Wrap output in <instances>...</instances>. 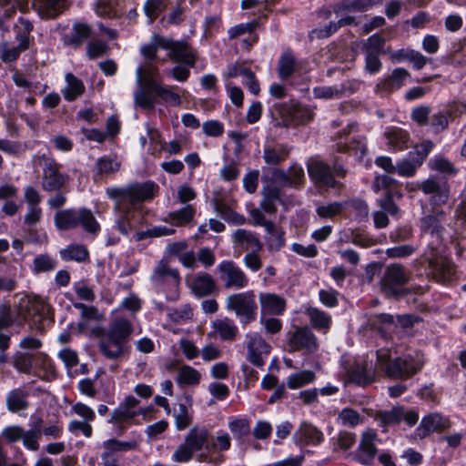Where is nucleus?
I'll return each mask as SVG.
<instances>
[{
	"label": "nucleus",
	"instance_id": "f257e3e1",
	"mask_svg": "<svg viewBox=\"0 0 466 466\" xmlns=\"http://www.w3.org/2000/svg\"><path fill=\"white\" fill-rule=\"evenodd\" d=\"M97 336H104L98 343L99 351L108 360L122 357L128 350L127 342L133 332V326L127 319H116L106 333L101 328L93 331Z\"/></svg>",
	"mask_w": 466,
	"mask_h": 466
},
{
	"label": "nucleus",
	"instance_id": "f03ea898",
	"mask_svg": "<svg viewBox=\"0 0 466 466\" xmlns=\"http://www.w3.org/2000/svg\"><path fill=\"white\" fill-rule=\"evenodd\" d=\"M158 189V185L152 180L135 181L126 187H107L106 195L116 206L127 207L137 212L141 204L157 196Z\"/></svg>",
	"mask_w": 466,
	"mask_h": 466
},
{
	"label": "nucleus",
	"instance_id": "7ed1b4c3",
	"mask_svg": "<svg viewBox=\"0 0 466 466\" xmlns=\"http://www.w3.org/2000/svg\"><path fill=\"white\" fill-rule=\"evenodd\" d=\"M410 276L400 264L386 267L379 282L380 291L387 299L400 301L410 294H417L416 288L409 287Z\"/></svg>",
	"mask_w": 466,
	"mask_h": 466
},
{
	"label": "nucleus",
	"instance_id": "20e7f679",
	"mask_svg": "<svg viewBox=\"0 0 466 466\" xmlns=\"http://www.w3.org/2000/svg\"><path fill=\"white\" fill-rule=\"evenodd\" d=\"M308 174L316 187L321 189H342L343 183L339 178H345L348 169L336 157L330 166L322 160H314L308 164Z\"/></svg>",
	"mask_w": 466,
	"mask_h": 466
},
{
	"label": "nucleus",
	"instance_id": "39448f33",
	"mask_svg": "<svg viewBox=\"0 0 466 466\" xmlns=\"http://www.w3.org/2000/svg\"><path fill=\"white\" fill-rule=\"evenodd\" d=\"M157 98L171 106H178L181 104V98L177 93L153 78H148L135 93L136 105L144 110H154L158 104Z\"/></svg>",
	"mask_w": 466,
	"mask_h": 466
},
{
	"label": "nucleus",
	"instance_id": "423d86ee",
	"mask_svg": "<svg viewBox=\"0 0 466 466\" xmlns=\"http://www.w3.org/2000/svg\"><path fill=\"white\" fill-rule=\"evenodd\" d=\"M55 226L58 230L66 231L82 228L90 234H97L101 228L91 209L87 208H66L55 214Z\"/></svg>",
	"mask_w": 466,
	"mask_h": 466
},
{
	"label": "nucleus",
	"instance_id": "0eeeda50",
	"mask_svg": "<svg viewBox=\"0 0 466 466\" xmlns=\"http://www.w3.org/2000/svg\"><path fill=\"white\" fill-rule=\"evenodd\" d=\"M378 360L385 375L393 380L410 379L420 372L423 367V362L410 354L384 361L382 360V356H378Z\"/></svg>",
	"mask_w": 466,
	"mask_h": 466
},
{
	"label": "nucleus",
	"instance_id": "6e6552de",
	"mask_svg": "<svg viewBox=\"0 0 466 466\" xmlns=\"http://www.w3.org/2000/svg\"><path fill=\"white\" fill-rule=\"evenodd\" d=\"M227 308L235 311L244 325L256 320L258 315V305L253 290L233 294L227 299Z\"/></svg>",
	"mask_w": 466,
	"mask_h": 466
},
{
	"label": "nucleus",
	"instance_id": "1a4fd4ad",
	"mask_svg": "<svg viewBox=\"0 0 466 466\" xmlns=\"http://www.w3.org/2000/svg\"><path fill=\"white\" fill-rule=\"evenodd\" d=\"M13 367L20 373H30L33 364L41 368L46 373L55 374L56 369L53 360L44 352L29 353L16 351L11 361Z\"/></svg>",
	"mask_w": 466,
	"mask_h": 466
},
{
	"label": "nucleus",
	"instance_id": "9d476101",
	"mask_svg": "<svg viewBox=\"0 0 466 466\" xmlns=\"http://www.w3.org/2000/svg\"><path fill=\"white\" fill-rule=\"evenodd\" d=\"M418 188L424 195L431 196L430 204L433 207H441L449 201L451 187L443 177L431 175L418 186Z\"/></svg>",
	"mask_w": 466,
	"mask_h": 466
},
{
	"label": "nucleus",
	"instance_id": "9b49d317",
	"mask_svg": "<svg viewBox=\"0 0 466 466\" xmlns=\"http://www.w3.org/2000/svg\"><path fill=\"white\" fill-rule=\"evenodd\" d=\"M281 120L279 123L283 127L304 126L314 118V112L309 106L295 103L289 107L286 104L279 105Z\"/></svg>",
	"mask_w": 466,
	"mask_h": 466
},
{
	"label": "nucleus",
	"instance_id": "f8f14e48",
	"mask_svg": "<svg viewBox=\"0 0 466 466\" xmlns=\"http://www.w3.org/2000/svg\"><path fill=\"white\" fill-rule=\"evenodd\" d=\"M61 164L53 157L45 159L41 186L46 192L60 191L68 180V176L60 171Z\"/></svg>",
	"mask_w": 466,
	"mask_h": 466
},
{
	"label": "nucleus",
	"instance_id": "ddd939ff",
	"mask_svg": "<svg viewBox=\"0 0 466 466\" xmlns=\"http://www.w3.org/2000/svg\"><path fill=\"white\" fill-rule=\"evenodd\" d=\"M351 125L338 132L339 141L336 143V150L339 153H350L364 157L367 154L366 137L360 135H350Z\"/></svg>",
	"mask_w": 466,
	"mask_h": 466
},
{
	"label": "nucleus",
	"instance_id": "4468645a",
	"mask_svg": "<svg viewBox=\"0 0 466 466\" xmlns=\"http://www.w3.org/2000/svg\"><path fill=\"white\" fill-rule=\"evenodd\" d=\"M451 426L449 419L438 412H431L422 417L414 431L416 439L424 440L434 432L441 433Z\"/></svg>",
	"mask_w": 466,
	"mask_h": 466
},
{
	"label": "nucleus",
	"instance_id": "2eb2a0df",
	"mask_svg": "<svg viewBox=\"0 0 466 466\" xmlns=\"http://www.w3.org/2000/svg\"><path fill=\"white\" fill-rule=\"evenodd\" d=\"M218 269L220 273V279L226 280V288L235 287L242 289L248 283L245 273L232 260H222L218 264Z\"/></svg>",
	"mask_w": 466,
	"mask_h": 466
},
{
	"label": "nucleus",
	"instance_id": "dca6fc26",
	"mask_svg": "<svg viewBox=\"0 0 466 466\" xmlns=\"http://www.w3.org/2000/svg\"><path fill=\"white\" fill-rule=\"evenodd\" d=\"M94 30L90 25L76 21L73 24L71 32L64 34L61 41L65 46L79 49L86 41L93 37Z\"/></svg>",
	"mask_w": 466,
	"mask_h": 466
},
{
	"label": "nucleus",
	"instance_id": "f3484780",
	"mask_svg": "<svg viewBox=\"0 0 466 466\" xmlns=\"http://www.w3.org/2000/svg\"><path fill=\"white\" fill-rule=\"evenodd\" d=\"M377 434L366 431L362 434L358 449L353 454L354 460L363 465H371L376 457L378 449L375 445Z\"/></svg>",
	"mask_w": 466,
	"mask_h": 466
},
{
	"label": "nucleus",
	"instance_id": "a211bd4d",
	"mask_svg": "<svg viewBox=\"0 0 466 466\" xmlns=\"http://www.w3.org/2000/svg\"><path fill=\"white\" fill-rule=\"evenodd\" d=\"M295 444L299 446H318L324 441L323 432L311 423L303 421L293 435Z\"/></svg>",
	"mask_w": 466,
	"mask_h": 466
},
{
	"label": "nucleus",
	"instance_id": "6ab92c4d",
	"mask_svg": "<svg viewBox=\"0 0 466 466\" xmlns=\"http://www.w3.org/2000/svg\"><path fill=\"white\" fill-rule=\"evenodd\" d=\"M289 344L296 350L315 352L319 349L316 335L307 326L297 328L289 338Z\"/></svg>",
	"mask_w": 466,
	"mask_h": 466
},
{
	"label": "nucleus",
	"instance_id": "aec40b11",
	"mask_svg": "<svg viewBox=\"0 0 466 466\" xmlns=\"http://www.w3.org/2000/svg\"><path fill=\"white\" fill-rule=\"evenodd\" d=\"M247 350V360L252 365L258 368H262L265 365V360L262 354L264 353L266 356H268L270 353L271 347L261 337H254L248 342Z\"/></svg>",
	"mask_w": 466,
	"mask_h": 466
},
{
	"label": "nucleus",
	"instance_id": "412c9836",
	"mask_svg": "<svg viewBox=\"0 0 466 466\" xmlns=\"http://www.w3.org/2000/svg\"><path fill=\"white\" fill-rule=\"evenodd\" d=\"M169 58L173 63L194 68L198 60V53L196 49L190 46L187 41L180 40L177 43L174 50H172V55Z\"/></svg>",
	"mask_w": 466,
	"mask_h": 466
},
{
	"label": "nucleus",
	"instance_id": "4be33fe9",
	"mask_svg": "<svg viewBox=\"0 0 466 466\" xmlns=\"http://www.w3.org/2000/svg\"><path fill=\"white\" fill-rule=\"evenodd\" d=\"M304 177L305 175L302 168H299L295 172L294 176L291 177L288 175L285 170L276 167L272 170L270 178L263 177L262 180L270 182L273 185L278 183L281 187H297L304 179Z\"/></svg>",
	"mask_w": 466,
	"mask_h": 466
},
{
	"label": "nucleus",
	"instance_id": "5701e85b",
	"mask_svg": "<svg viewBox=\"0 0 466 466\" xmlns=\"http://www.w3.org/2000/svg\"><path fill=\"white\" fill-rule=\"evenodd\" d=\"M348 379L350 383L357 386L365 387L374 382V372L366 361L356 363L347 371Z\"/></svg>",
	"mask_w": 466,
	"mask_h": 466
},
{
	"label": "nucleus",
	"instance_id": "b1692460",
	"mask_svg": "<svg viewBox=\"0 0 466 466\" xmlns=\"http://www.w3.org/2000/svg\"><path fill=\"white\" fill-rule=\"evenodd\" d=\"M190 289L197 298L211 296L218 289L215 279L207 272L198 274L193 279Z\"/></svg>",
	"mask_w": 466,
	"mask_h": 466
},
{
	"label": "nucleus",
	"instance_id": "393cba45",
	"mask_svg": "<svg viewBox=\"0 0 466 466\" xmlns=\"http://www.w3.org/2000/svg\"><path fill=\"white\" fill-rule=\"evenodd\" d=\"M261 315H283L286 310V300L275 293L259 294Z\"/></svg>",
	"mask_w": 466,
	"mask_h": 466
},
{
	"label": "nucleus",
	"instance_id": "a878e982",
	"mask_svg": "<svg viewBox=\"0 0 466 466\" xmlns=\"http://www.w3.org/2000/svg\"><path fill=\"white\" fill-rule=\"evenodd\" d=\"M34 30L33 23L24 17L19 16L17 18L16 24L14 25V32H15V39L18 42L17 45L20 47L28 50L32 44H34V36L31 35V33Z\"/></svg>",
	"mask_w": 466,
	"mask_h": 466
},
{
	"label": "nucleus",
	"instance_id": "bb28decb",
	"mask_svg": "<svg viewBox=\"0 0 466 466\" xmlns=\"http://www.w3.org/2000/svg\"><path fill=\"white\" fill-rule=\"evenodd\" d=\"M410 76V73L403 67H397L393 69L390 76L380 81L377 87L382 91L392 93L401 88L406 79Z\"/></svg>",
	"mask_w": 466,
	"mask_h": 466
},
{
	"label": "nucleus",
	"instance_id": "cd10ccee",
	"mask_svg": "<svg viewBox=\"0 0 466 466\" xmlns=\"http://www.w3.org/2000/svg\"><path fill=\"white\" fill-rule=\"evenodd\" d=\"M29 393L21 389L15 388L7 392L5 398L6 409L12 413H18L29 407Z\"/></svg>",
	"mask_w": 466,
	"mask_h": 466
},
{
	"label": "nucleus",
	"instance_id": "c85d7f7f",
	"mask_svg": "<svg viewBox=\"0 0 466 466\" xmlns=\"http://www.w3.org/2000/svg\"><path fill=\"white\" fill-rule=\"evenodd\" d=\"M388 146L395 152L402 151L409 147L410 140V133L398 127H391L385 132Z\"/></svg>",
	"mask_w": 466,
	"mask_h": 466
},
{
	"label": "nucleus",
	"instance_id": "c756f323",
	"mask_svg": "<svg viewBox=\"0 0 466 466\" xmlns=\"http://www.w3.org/2000/svg\"><path fill=\"white\" fill-rule=\"evenodd\" d=\"M209 435L206 427L194 426L186 435L184 443L196 453L204 449Z\"/></svg>",
	"mask_w": 466,
	"mask_h": 466
},
{
	"label": "nucleus",
	"instance_id": "7c9ffc66",
	"mask_svg": "<svg viewBox=\"0 0 466 466\" xmlns=\"http://www.w3.org/2000/svg\"><path fill=\"white\" fill-rule=\"evenodd\" d=\"M63 261L86 262L90 255L87 248L82 244H70L59 251Z\"/></svg>",
	"mask_w": 466,
	"mask_h": 466
},
{
	"label": "nucleus",
	"instance_id": "2f4dec72",
	"mask_svg": "<svg viewBox=\"0 0 466 466\" xmlns=\"http://www.w3.org/2000/svg\"><path fill=\"white\" fill-rule=\"evenodd\" d=\"M313 329L319 331L327 332L332 325L331 316L314 307H309L306 311Z\"/></svg>",
	"mask_w": 466,
	"mask_h": 466
},
{
	"label": "nucleus",
	"instance_id": "473e14b6",
	"mask_svg": "<svg viewBox=\"0 0 466 466\" xmlns=\"http://www.w3.org/2000/svg\"><path fill=\"white\" fill-rule=\"evenodd\" d=\"M420 230L424 234H430L436 238L437 241L441 243L445 228L437 215L430 214L421 218Z\"/></svg>",
	"mask_w": 466,
	"mask_h": 466
},
{
	"label": "nucleus",
	"instance_id": "72a5a7b5",
	"mask_svg": "<svg viewBox=\"0 0 466 466\" xmlns=\"http://www.w3.org/2000/svg\"><path fill=\"white\" fill-rule=\"evenodd\" d=\"M402 191L394 190L384 192L383 196L380 198L377 199V202L382 210L388 212L389 215L395 218L399 216L400 211L399 206L396 203V200L402 198Z\"/></svg>",
	"mask_w": 466,
	"mask_h": 466
},
{
	"label": "nucleus",
	"instance_id": "f704fd0d",
	"mask_svg": "<svg viewBox=\"0 0 466 466\" xmlns=\"http://www.w3.org/2000/svg\"><path fill=\"white\" fill-rule=\"evenodd\" d=\"M116 209L119 212V217L116 221V228L124 236L128 234L134 229L135 226L132 222L136 215V211L129 209L127 207L116 206Z\"/></svg>",
	"mask_w": 466,
	"mask_h": 466
},
{
	"label": "nucleus",
	"instance_id": "c9c22d12",
	"mask_svg": "<svg viewBox=\"0 0 466 466\" xmlns=\"http://www.w3.org/2000/svg\"><path fill=\"white\" fill-rule=\"evenodd\" d=\"M66 86L62 91L64 98L68 102L75 101L85 92V86L78 77L72 73L66 75Z\"/></svg>",
	"mask_w": 466,
	"mask_h": 466
},
{
	"label": "nucleus",
	"instance_id": "e433bc0d",
	"mask_svg": "<svg viewBox=\"0 0 466 466\" xmlns=\"http://www.w3.org/2000/svg\"><path fill=\"white\" fill-rule=\"evenodd\" d=\"M214 208L221 218L229 224L244 225L247 222L246 218L242 214L234 211L219 199H214Z\"/></svg>",
	"mask_w": 466,
	"mask_h": 466
},
{
	"label": "nucleus",
	"instance_id": "4c0bfd02",
	"mask_svg": "<svg viewBox=\"0 0 466 466\" xmlns=\"http://www.w3.org/2000/svg\"><path fill=\"white\" fill-rule=\"evenodd\" d=\"M228 428L234 439L240 444L251 433L250 421L246 418H235L228 422Z\"/></svg>",
	"mask_w": 466,
	"mask_h": 466
},
{
	"label": "nucleus",
	"instance_id": "58836bf2",
	"mask_svg": "<svg viewBox=\"0 0 466 466\" xmlns=\"http://www.w3.org/2000/svg\"><path fill=\"white\" fill-rule=\"evenodd\" d=\"M385 44L386 40L380 33H375L363 42L361 51L364 55H386Z\"/></svg>",
	"mask_w": 466,
	"mask_h": 466
},
{
	"label": "nucleus",
	"instance_id": "ea45409f",
	"mask_svg": "<svg viewBox=\"0 0 466 466\" xmlns=\"http://www.w3.org/2000/svg\"><path fill=\"white\" fill-rule=\"evenodd\" d=\"M316 374L309 370H303L296 373L290 374L287 378L286 386L290 390H297L314 382Z\"/></svg>",
	"mask_w": 466,
	"mask_h": 466
},
{
	"label": "nucleus",
	"instance_id": "a19ab883",
	"mask_svg": "<svg viewBox=\"0 0 466 466\" xmlns=\"http://www.w3.org/2000/svg\"><path fill=\"white\" fill-rule=\"evenodd\" d=\"M102 447L104 451L116 454L117 452L136 451L138 444L136 441H120L116 438H110L103 441Z\"/></svg>",
	"mask_w": 466,
	"mask_h": 466
},
{
	"label": "nucleus",
	"instance_id": "79ce46f5",
	"mask_svg": "<svg viewBox=\"0 0 466 466\" xmlns=\"http://www.w3.org/2000/svg\"><path fill=\"white\" fill-rule=\"evenodd\" d=\"M296 60L291 51L284 52L279 59L278 66V75L281 80H288L295 72Z\"/></svg>",
	"mask_w": 466,
	"mask_h": 466
},
{
	"label": "nucleus",
	"instance_id": "37998d69",
	"mask_svg": "<svg viewBox=\"0 0 466 466\" xmlns=\"http://www.w3.org/2000/svg\"><path fill=\"white\" fill-rule=\"evenodd\" d=\"M195 214L196 208L192 205L187 204L178 210L169 212L168 218L174 226L181 227L190 223Z\"/></svg>",
	"mask_w": 466,
	"mask_h": 466
},
{
	"label": "nucleus",
	"instance_id": "c03bdc74",
	"mask_svg": "<svg viewBox=\"0 0 466 466\" xmlns=\"http://www.w3.org/2000/svg\"><path fill=\"white\" fill-rule=\"evenodd\" d=\"M372 190L375 193H379L380 190H384V192L402 191V186L398 180L389 175H379L374 177Z\"/></svg>",
	"mask_w": 466,
	"mask_h": 466
},
{
	"label": "nucleus",
	"instance_id": "a18cd8bd",
	"mask_svg": "<svg viewBox=\"0 0 466 466\" xmlns=\"http://www.w3.org/2000/svg\"><path fill=\"white\" fill-rule=\"evenodd\" d=\"M377 419L380 426L383 428L399 425L402 421L401 406H395L389 410L380 411Z\"/></svg>",
	"mask_w": 466,
	"mask_h": 466
},
{
	"label": "nucleus",
	"instance_id": "49530a36",
	"mask_svg": "<svg viewBox=\"0 0 466 466\" xmlns=\"http://www.w3.org/2000/svg\"><path fill=\"white\" fill-rule=\"evenodd\" d=\"M57 261L49 254H39L35 257L31 269L35 274L49 272L56 269Z\"/></svg>",
	"mask_w": 466,
	"mask_h": 466
},
{
	"label": "nucleus",
	"instance_id": "de8ad7c7",
	"mask_svg": "<svg viewBox=\"0 0 466 466\" xmlns=\"http://www.w3.org/2000/svg\"><path fill=\"white\" fill-rule=\"evenodd\" d=\"M62 0H45L38 9L42 19H55L63 13Z\"/></svg>",
	"mask_w": 466,
	"mask_h": 466
},
{
	"label": "nucleus",
	"instance_id": "09e8293b",
	"mask_svg": "<svg viewBox=\"0 0 466 466\" xmlns=\"http://www.w3.org/2000/svg\"><path fill=\"white\" fill-rule=\"evenodd\" d=\"M233 242L237 246H244L248 247H257L258 248H261V243L258 238L252 233L244 228L237 229L233 234Z\"/></svg>",
	"mask_w": 466,
	"mask_h": 466
},
{
	"label": "nucleus",
	"instance_id": "8fccbe9b",
	"mask_svg": "<svg viewBox=\"0 0 466 466\" xmlns=\"http://www.w3.org/2000/svg\"><path fill=\"white\" fill-rule=\"evenodd\" d=\"M428 167L431 170H436L442 174L455 175L457 169L453 164L446 157L441 155H435L428 162Z\"/></svg>",
	"mask_w": 466,
	"mask_h": 466
},
{
	"label": "nucleus",
	"instance_id": "3c124183",
	"mask_svg": "<svg viewBox=\"0 0 466 466\" xmlns=\"http://www.w3.org/2000/svg\"><path fill=\"white\" fill-rule=\"evenodd\" d=\"M201 375L194 368L184 365L178 371L177 381L183 385H198L200 381Z\"/></svg>",
	"mask_w": 466,
	"mask_h": 466
},
{
	"label": "nucleus",
	"instance_id": "603ef678",
	"mask_svg": "<svg viewBox=\"0 0 466 466\" xmlns=\"http://www.w3.org/2000/svg\"><path fill=\"white\" fill-rule=\"evenodd\" d=\"M288 156V151L282 147L280 150H278L269 146L264 147L263 159L270 166H278L282 163Z\"/></svg>",
	"mask_w": 466,
	"mask_h": 466
},
{
	"label": "nucleus",
	"instance_id": "864d4df0",
	"mask_svg": "<svg viewBox=\"0 0 466 466\" xmlns=\"http://www.w3.org/2000/svg\"><path fill=\"white\" fill-rule=\"evenodd\" d=\"M108 51V46L102 39L91 40L86 45V56L89 60H96L104 56Z\"/></svg>",
	"mask_w": 466,
	"mask_h": 466
},
{
	"label": "nucleus",
	"instance_id": "5fc2aeb1",
	"mask_svg": "<svg viewBox=\"0 0 466 466\" xmlns=\"http://www.w3.org/2000/svg\"><path fill=\"white\" fill-rule=\"evenodd\" d=\"M96 173L99 176L108 175L119 170L120 163L114 161L108 156H102L96 162Z\"/></svg>",
	"mask_w": 466,
	"mask_h": 466
},
{
	"label": "nucleus",
	"instance_id": "6e6d98bb",
	"mask_svg": "<svg viewBox=\"0 0 466 466\" xmlns=\"http://www.w3.org/2000/svg\"><path fill=\"white\" fill-rule=\"evenodd\" d=\"M367 3L364 0H345L337 4L333 10L335 14L342 11L346 12H365L369 9Z\"/></svg>",
	"mask_w": 466,
	"mask_h": 466
},
{
	"label": "nucleus",
	"instance_id": "4d7b16f0",
	"mask_svg": "<svg viewBox=\"0 0 466 466\" xmlns=\"http://www.w3.org/2000/svg\"><path fill=\"white\" fill-rule=\"evenodd\" d=\"M155 273L159 281H166L171 279L174 285H178L180 282L179 271L177 268H171L165 263H160L155 269Z\"/></svg>",
	"mask_w": 466,
	"mask_h": 466
},
{
	"label": "nucleus",
	"instance_id": "13d9d810",
	"mask_svg": "<svg viewBox=\"0 0 466 466\" xmlns=\"http://www.w3.org/2000/svg\"><path fill=\"white\" fill-rule=\"evenodd\" d=\"M239 75L245 78L244 86L248 87L249 92L258 96L260 92L259 82L250 67H239Z\"/></svg>",
	"mask_w": 466,
	"mask_h": 466
},
{
	"label": "nucleus",
	"instance_id": "bf43d9fd",
	"mask_svg": "<svg viewBox=\"0 0 466 466\" xmlns=\"http://www.w3.org/2000/svg\"><path fill=\"white\" fill-rule=\"evenodd\" d=\"M193 417L188 412L186 403H179V412L175 414V424L177 431H184L192 424Z\"/></svg>",
	"mask_w": 466,
	"mask_h": 466
},
{
	"label": "nucleus",
	"instance_id": "052dcab7",
	"mask_svg": "<svg viewBox=\"0 0 466 466\" xmlns=\"http://www.w3.org/2000/svg\"><path fill=\"white\" fill-rule=\"evenodd\" d=\"M15 322L10 304L0 303V331L11 328Z\"/></svg>",
	"mask_w": 466,
	"mask_h": 466
},
{
	"label": "nucleus",
	"instance_id": "680f3d73",
	"mask_svg": "<svg viewBox=\"0 0 466 466\" xmlns=\"http://www.w3.org/2000/svg\"><path fill=\"white\" fill-rule=\"evenodd\" d=\"M1 60L4 63H14L20 57L21 54L26 51L25 48L20 47L19 45L9 47L7 44L1 46Z\"/></svg>",
	"mask_w": 466,
	"mask_h": 466
},
{
	"label": "nucleus",
	"instance_id": "e2e57ef3",
	"mask_svg": "<svg viewBox=\"0 0 466 466\" xmlns=\"http://www.w3.org/2000/svg\"><path fill=\"white\" fill-rule=\"evenodd\" d=\"M339 419L341 420V424L350 428L356 427L360 422V413L351 409L344 408L339 412Z\"/></svg>",
	"mask_w": 466,
	"mask_h": 466
},
{
	"label": "nucleus",
	"instance_id": "0e129e2a",
	"mask_svg": "<svg viewBox=\"0 0 466 466\" xmlns=\"http://www.w3.org/2000/svg\"><path fill=\"white\" fill-rule=\"evenodd\" d=\"M40 431L38 429H31L25 431L22 441L23 445L28 451H35L39 449L38 439L40 438Z\"/></svg>",
	"mask_w": 466,
	"mask_h": 466
},
{
	"label": "nucleus",
	"instance_id": "69168bd1",
	"mask_svg": "<svg viewBox=\"0 0 466 466\" xmlns=\"http://www.w3.org/2000/svg\"><path fill=\"white\" fill-rule=\"evenodd\" d=\"M216 329L223 340H233L238 333V327L225 320L218 321Z\"/></svg>",
	"mask_w": 466,
	"mask_h": 466
},
{
	"label": "nucleus",
	"instance_id": "338daca9",
	"mask_svg": "<svg viewBox=\"0 0 466 466\" xmlns=\"http://www.w3.org/2000/svg\"><path fill=\"white\" fill-rule=\"evenodd\" d=\"M343 206L340 202H332L328 205L319 206L316 212L322 218H332L342 211Z\"/></svg>",
	"mask_w": 466,
	"mask_h": 466
},
{
	"label": "nucleus",
	"instance_id": "774afa93",
	"mask_svg": "<svg viewBox=\"0 0 466 466\" xmlns=\"http://www.w3.org/2000/svg\"><path fill=\"white\" fill-rule=\"evenodd\" d=\"M24 433L25 430L23 427L19 425H12L5 427L3 430L1 436L6 442L14 443L22 440Z\"/></svg>",
	"mask_w": 466,
	"mask_h": 466
}]
</instances>
